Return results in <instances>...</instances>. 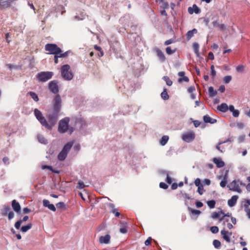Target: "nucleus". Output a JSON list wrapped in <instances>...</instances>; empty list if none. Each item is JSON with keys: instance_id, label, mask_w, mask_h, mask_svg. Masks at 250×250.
I'll return each mask as SVG.
<instances>
[{"instance_id": "obj_1", "label": "nucleus", "mask_w": 250, "mask_h": 250, "mask_svg": "<svg viewBox=\"0 0 250 250\" xmlns=\"http://www.w3.org/2000/svg\"><path fill=\"white\" fill-rule=\"evenodd\" d=\"M62 100L60 95H56L53 100L52 110L46 115V120L38 109L34 110V114L41 124L49 130H51L56 124L61 110Z\"/></svg>"}, {"instance_id": "obj_2", "label": "nucleus", "mask_w": 250, "mask_h": 250, "mask_svg": "<svg viewBox=\"0 0 250 250\" xmlns=\"http://www.w3.org/2000/svg\"><path fill=\"white\" fill-rule=\"evenodd\" d=\"M61 75L63 79L70 81L73 78V74L70 70V67L68 64H65L61 67Z\"/></svg>"}, {"instance_id": "obj_3", "label": "nucleus", "mask_w": 250, "mask_h": 250, "mask_svg": "<svg viewBox=\"0 0 250 250\" xmlns=\"http://www.w3.org/2000/svg\"><path fill=\"white\" fill-rule=\"evenodd\" d=\"M73 145V142H68L64 145L62 150L59 153L58 156V158L60 161H63L65 160Z\"/></svg>"}, {"instance_id": "obj_4", "label": "nucleus", "mask_w": 250, "mask_h": 250, "mask_svg": "<svg viewBox=\"0 0 250 250\" xmlns=\"http://www.w3.org/2000/svg\"><path fill=\"white\" fill-rule=\"evenodd\" d=\"M45 50L48 51V54L57 55L62 52V49L57 44L54 43H47L45 45Z\"/></svg>"}, {"instance_id": "obj_5", "label": "nucleus", "mask_w": 250, "mask_h": 250, "mask_svg": "<svg viewBox=\"0 0 250 250\" xmlns=\"http://www.w3.org/2000/svg\"><path fill=\"white\" fill-rule=\"evenodd\" d=\"M53 75V73L50 71H43L39 73L37 75L38 80L42 82H45L51 79Z\"/></svg>"}, {"instance_id": "obj_6", "label": "nucleus", "mask_w": 250, "mask_h": 250, "mask_svg": "<svg viewBox=\"0 0 250 250\" xmlns=\"http://www.w3.org/2000/svg\"><path fill=\"white\" fill-rule=\"evenodd\" d=\"M239 185L245 186L244 184H243L239 180H233L230 183L228 186V188L230 190L236 191L238 193H241L242 190L240 188Z\"/></svg>"}, {"instance_id": "obj_7", "label": "nucleus", "mask_w": 250, "mask_h": 250, "mask_svg": "<svg viewBox=\"0 0 250 250\" xmlns=\"http://www.w3.org/2000/svg\"><path fill=\"white\" fill-rule=\"evenodd\" d=\"M69 122V119L68 117H66L60 121L58 126L59 132L63 133L68 130Z\"/></svg>"}, {"instance_id": "obj_8", "label": "nucleus", "mask_w": 250, "mask_h": 250, "mask_svg": "<svg viewBox=\"0 0 250 250\" xmlns=\"http://www.w3.org/2000/svg\"><path fill=\"white\" fill-rule=\"evenodd\" d=\"M181 138L184 142L190 143L195 139V134L193 131H188L183 133Z\"/></svg>"}, {"instance_id": "obj_9", "label": "nucleus", "mask_w": 250, "mask_h": 250, "mask_svg": "<svg viewBox=\"0 0 250 250\" xmlns=\"http://www.w3.org/2000/svg\"><path fill=\"white\" fill-rule=\"evenodd\" d=\"M48 88L52 93L57 94L59 91L58 82L56 80L50 82L48 83Z\"/></svg>"}, {"instance_id": "obj_10", "label": "nucleus", "mask_w": 250, "mask_h": 250, "mask_svg": "<svg viewBox=\"0 0 250 250\" xmlns=\"http://www.w3.org/2000/svg\"><path fill=\"white\" fill-rule=\"evenodd\" d=\"M2 214L4 216L7 215L9 219H12L14 216V213L9 206H4L2 209Z\"/></svg>"}, {"instance_id": "obj_11", "label": "nucleus", "mask_w": 250, "mask_h": 250, "mask_svg": "<svg viewBox=\"0 0 250 250\" xmlns=\"http://www.w3.org/2000/svg\"><path fill=\"white\" fill-rule=\"evenodd\" d=\"M15 0H0V9L4 10L11 7Z\"/></svg>"}, {"instance_id": "obj_12", "label": "nucleus", "mask_w": 250, "mask_h": 250, "mask_svg": "<svg viewBox=\"0 0 250 250\" xmlns=\"http://www.w3.org/2000/svg\"><path fill=\"white\" fill-rule=\"evenodd\" d=\"M43 205L45 207H47L50 210L55 211L56 208L53 204H50V202L46 199H44L42 201Z\"/></svg>"}, {"instance_id": "obj_13", "label": "nucleus", "mask_w": 250, "mask_h": 250, "mask_svg": "<svg viewBox=\"0 0 250 250\" xmlns=\"http://www.w3.org/2000/svg\"><path fill=\"white\" fill-rule=\"evenodd\" d=\"M245 211L248 218H250V200L247 199L244 204Z\"/></svg>"}, {"instance_id": "obj_14", "label": "nucleus", "mask_w": 250, "mask_h": 250, "mask_svg": "<svg viewBox=\"0 0 250 250\" xmlns=\"http://www.w3.org/2000/svg\"><path fill=\"white\" fill-rule=\"evenodd\" d=\"M12 207L14 210L17 213H19L21 211V208L19 202L16 200H13L12 202Z\"/></svg>"}, {"instance_id": "obj_15", "label": "nucleus", "mask_w": 250, "mask_h": 250, "mask_svg": "<svg viewBox=\"0 0 250 250\" xmlns=\"http://www.w3.org/2000/svg\"><path fill=\"white\" fill-rule=\"evenodd\" d=\"M212 23L214 27L218 28L219 30L224 31L226 29V25L224 24L220 23L218 20L213 21Z\"/></svg>"}, {"instance_id": "obj_16", "label": "nucleus", "mask_w": 250, "mask_h": 250, "mask_svg": "<svg viewBox=\"0 0 250 250\" xmlns=\"http://www.w3.org/2000/svg\"><path fill=\"white\" fill-rule=\"evenodd\" d=\"M178 75L180 77L178 80L179 83H182L183 81L186 82H189V79L188 78V77L187 76H185V72L180 71L178 73Z\"/></svg>"}, {"instance_id": "obj_17", "label": "nucleus", "mask_w": 250, "mask_h": 250, "mask_svg": "<svg viewBox=\"0 0 250 250\" xmlns=\"http://www.w3.org/2000/svg\"><path fill=\"white\" fill-rule=\"evenodd\" d=\"M213 162L216 165L218 168H221L225 166V163L222 160L221 158H214L213 159Z\"/></svg>"}, {"instance_id": "obj_18", "label": "nucleus", "mask_w": 250, "mask_h": 250, "mask_svg": "<svg viewBox=\"0 0 250 250\" xmlns=\"http://www.w3.org/2000/svg\"><path fill=\"white\" fill-rule=\"evenodd\" d=\"M188 12L189 14H192L194 12L196 14H198L200 12V10L196 4H193L192 7H189L188 8Z\"/></svg>"}, {"instance_id": "obj_19", "label": "nucleus", "mask_w": 250, "mask_h": 250, "mask_svg": "<svg viewBox=\"0 0 250 250\" xmlns=\"http://www.w3.org/2000/svg\"><path fill=\"white\" fill-rule=\"evenodd\" d=\"M238 198V196L237 195L232 196L228 201V205L230 207H233L236 204Z\"/></svg>"}, {"instance_id": "obj_20", "label": "nucleus", "mask_w": 250, "mask_h": 250, "mask_svg": "<svg viewBox=\"0 0 250 250\" xmlns=\"http://www.w3.org/2000/svg\"><path fill=\"white\" fill-rule=\"evenodd\" d=\"M203 120L206 123H210L213 124L217 122V120L216 119L211 118L208 115H205L203 117Z\"/></svg>"}, {"instance_id": "obj_21", "label": "nucleus", "mask_w": 250, "mask_h": 250, "mask_svg": "<svg viewBox=\"0 0 250 250\" xmlns=\"http://www.w3.org/2000/svg\"><path fill=\"white\" fill-rule=\"evenodd\" d=\"M217 109L222 112H226L229 109V107L227 104L222 103L220 105L217 106Z\"/></svg>"}, {"instance_id": "obj_22", "label": "nucleus", "mask_w": 250, "mask_h": 250, "mask_svg": "<svg viewBox=\"0 0 250 250\" xmlns=\"http://www.w3.org/2000/svg\"><path fill=\"white\" fill-rule=\"evenodd\" d=\"M197 33V30L195 28L188 31L186 34L187 39L189 41L195 34Z\"/></svg>"}, {"instance_id": "obj_23", "label": "nucleus", "mask_w": 250, "mask_h": 250, "mask_svg": "<svg viewBox=\"0 0 250 250\" xmlns=\"http://www.w3.org/2000/svg\"><path fill=\"white\" fill-rule=\"evenodd\" d=\"M157 55L160 59V60L164 62L166 60V57L164 54V53L159 49H157L156 50Z\"/></svg>"}, {"instance_id": "obj_24", "label": "nucleus", "mask_w": 250, "mask_h": 250, "mask_svg": "<svg viewBox=\"0 0 250 250\" xmlns=\"http://www.w3.org/2000/svg\"><path fill=\"white\" fill-rule=\"evenodd\" d=\"M161 98L164 100H167L169 97L167 92L166 88H164L163 92L161 94Z\"/></svg>"}, {"instance_id": "obj_25", "label": "nucleus", "mask_w": 250, "mask_h": 250, "mask_svg": "<svg viewBox=\"0 0 250 250\" xmlns=\"http://www.w3.org/2000/svg\"><path fill=\"white\" fill-rule=\"evenodd\" d=\"M42 169H48L50 170H51L52 172L58 174L60 172L59 171L55 170V169H54L53 168V167L51 166H50L43 165V166H42Z\"/></svg>"}, {"instance_id": "obj_26", "label": "nucleus", "mask_w": 250, "mask_h": 250, "mask_svg": "<svg viewBox=\"0 0 250 250\" xmlns=\"http://www.w3.org/2000/svg\"><path fill=\"white\" fill-rule=\"evenodd\" d=\"M168 139H169V137L168 136H167V135L163 136L162 137V138L160 141L161 145L162 146H165L168 142Z\"/></svg>"}, {"instance_id": "obj_27", "label": "nucleus", "mask_w": 250, "mask_h": 250, "mask_svg": "<svg viewBox=\"0 0 250 250\" xmlns=\"http://www.w3.org/2000/svg\"><path fill=\"white\" fill-rule=\"evenodd\" d=\"M208 93L210 97H214L217 94V91L215 90L213 87L210 86L208 88Z\"/></svg>"}, {"instance_id": "obj_28", "label": "nucleus", "mask_w": 250, "mask_h": 250, "mask_svg": "<svg viewBox=\"0 0 250 250\" xmlns=\"http://www.w3.org/2000/svg\"><path fill=\"white\" fill-rule=\"evenodd\" d=\"M38 139L39 141L44 144H46L47 143V140L44 137V136L42 135L39 134L38 135Z\"/></svg>"}, {"instance_id": "obj_29", "label": "nucleus", "mask_w": 250, "mask_h": 250, "mask_svg": "<svg viewBox=\"0 0 250 250\" xmlns=\"http://www.w3.org/2000/svg\"><path fill=\"white\" fill-rule=\"evenodd\" d=\"M56 208H57V209L61 210H64L66 208L65 205L62 202H61L57 203L56 204Z\"/></svg>"}, {"instance_id": "obj_30", "label": "nucleus", "mask_w": 250, "mask_h": 250, "mask_svg": "<svg viewBox=\"0 0 250 250\" xmlns=\"http://www.w3.org/2000/svg\"><path fill=\"white\" fill-rule=\"evenodd\" d=\"M163 79L166 82L168 86H171L173 83L172 81L168 76H164Z\"/></svg>"}, {"instance_id": "obj_31", "label": "nucleus", "mask_w": 250, "mask_h": 250, "mask_svg": "<svg viewBox=\"0 0 250 250\" xmlns=\"http://www.w3.org/2000/svg\"><path fill=\"white\" fill-rule=\"evenodd\" d=\"M28 94L30 95L32 98L36 102L39 101V98L38 95L34 92H29Z\"/></svg>"}, {"instance_id": "obj_32", "label": "nucleus", "mask_w": 250, "mask_h": 250, "mask_svg": "<svg viewBox=\"0 0 250 250\" xmlns=\"http://www.w3.org/2000/svg\"><path fill=\"white\" fill-rule=\"evenodd\" d=\"M227 183V176H225L223 177V180L221 181L220 185L222 188H225Z\"/></svg>"}, {"instance_id": "obj_33", "label": "nucleus", "mask_w": 250, "mask_h": 250, "mask_svg": "<svg viewBox=\"0 0 250 250\" xmlns=\"http://www.w3.org/2000/svg\"><path fill=\"white\" fill-rule=\"evenodd\" d=\"M207 204L210 208H214L215 205V201L213 200L208 201Z\"/></svg>"}, {"instance_id": "obj_34", "label": "nucleus", "mask_w": 250, "mask_h": 250, "mask_svg": "<svg viewBox=\"0 0 250 250\" xmlns=\"http://www.w3.org/2000/svg\"><path fill=\"white\" fill-rule=\"evenodd\" d=\"M192 46H193V48L194 50L195 53H198L199 48V45L198 43L197 42H194L193 43Z\"/></svg>"}, {"instance_id": "obj_35", "label": "nucleus", "mask_w": 250, "mask_h": 250, "mask_svg": "<svg viewBox=\"0 0 250 250\" xmlns=\"http://www.w3.org/2000/svg\"><path fill=\"white\" fill-rule=\"evenodd\" d=\"M197 191L200 195H202L203 194L205 190L204 189V186L203 185L198 187Z\"/></svg>"}, {"instance_id": "obj_36", "label": "nucleus", "mask_w": 250, "mask_h": 250, "mask_svg": "<svg viewBox=\"0 0 250 250\" xmlns=\"http://www.w3.org/2000/svg\"><path fill=\"white\" fill-rule=\"evenodd\" d=\"M108 206L109 207L110 212L112 213L113 212V210L118 209L117 208H115L114 205L112 203H109L108 205Z\"/></svg>"}, {"instance_id": "obj_37", "label": "nucleus", "mask_w": 250, "mask_h": 250, "mask_svg": "<svg viewBox=\"0 0 250 250\" xmlns=\"http://www.w3.org/2000/svg\"><path fill=\"white\" fill-rule=\"evenodd\" d=\"M166 51L168 55H171L176 51V50H172L170 47H167Z\"/></svg>"}, {"instance_id": "obj_38", "label": "nucleus", "mask_w": 250, "mask_h": 250, "mask_svg": "<svg viewBox=\"0 0 250 250\" xmlns=\"http://www.w3.org/2000/svg\"><path fill=\"white\" fill-rule=\"evenodd\" d=\"M232 77L231 76H226L224 78V81L225 83H229Z\"/></svg>"}, {"instance_id": "obj_39", "label": "nucleus", "mask_w": 250, "mask_h": 250, "mask_svg": "<svg viewBox=\"0 0 250 250\" xmlns=\"http://www.w3.org/2000/svg\"><path fill=\"white\" fill-rule=\"evenodd\" d=\"M69 53H70V51H66V52H65L64 53H62V52H61V53H59V55L60 56V57H61V58H65V57H67Z\"/></svg>"}, {"instance_id": "obj_40", "label": "nucleus", "mask_w": 250, "mask_h": 250, "mask_svg": "<svg viewBox=\"0 0 250 250\" xmlns=\"http://www.w3.org/2000/svg\"><path fill=\"white\" fill-rule=\"evenodd\" d=\"M85 187V185L82 181H79L77 188L79 189H82Z\"/></svg>"}, {"instance_id": "obj_41", "label": "nucleus", "mask_w": 250, "mask_h": 250, "mask_svg": "<svg viewBox=\"0 0 250 250\" xmlns=\"http://www.w3.org/2000/svg\"><path fill=\"white\" fill-rule=\"evenodd\" d=\"M159 186L161 188L165 189H167L168 188V185L164 182H161L160 183Z\"/></svg>"}, {"instance_id": "obj_42", "label": "nucleus", "mask_w": 250, "mask_h": 250, "mask_svg": "<svg viewBox=\"0 0 250 250\" xmlns=\"http://www.w3.org/2000/svg\"><path fill=\"white\" fill-rule=\"evenodd\" d=\"M194 184H195V186L197 187L202 185V184L201 183V180L199 178H197L195 179V180L194 181Z\"/></svg>"}, {"instance_id": "obj_43", "label": "nucleus", "mask_w": 250, "mask_h": 250, "mask_svg": "<svg viewBox=\"0 0 250 250\" xmlns=\"http://www.w3.org/2000/svg\"><path fill=\"white\" fill-rule=\"evenodd\" d=\"M236 69L237 72H241L244 70V66L242 65H239L236 67Z\"/></svg>"}, {"instance_id": "obj_44", "label": "nucleus", "mask_w": 250, "mask_h": 250, "mask_svg": "<svg viewBox=\"0 0 250 250\" xmlns=\"http://www.w3.org/2000/svg\"><path fill=\"white\" fill-rule=\"evenodd\" d=\"M195 91V88L193 86H190L188 88V92L190 94L193 93V92Z\"/></svg>"}, {"instance_id": "obj_45", "label": "nucleus", "mask_w": 250, "mask_h": 250, "mask_svg": "<svg viewBox=\"0 0 250 250\" xmlns=\"http://www.w3.org/2000/svg\"><path fill=\"white\" fill-rule=\"evenodd\" d=\"M174 42V40L172 39H169V40H167L166 41H165L164 44L165 45H167L171 43H172Z\"/></svg>"}, {"instance_id": "obj_46", "label": "nucleus", "mask_w": 250, "mask_h": 250, "mask_svg": "<svg viewBox=\"0 0 250 250\" xmlns=\"http://www.w3.org/2000/svg\"><path fill=\"white\" fill-rule=\"evenodd\" d=\"M239 111L237 109H235L233 112H232V115L234 117H237L239 116Z\"/></svg>"}, {"instance_id": "obj_47", "label": "nucleus", "mask_w": 250, "mask_h": 250, "mask_svg": "<svg viewBox=\"0 0 250 250\" xmlns=\"http://www.w3.org/2000/svg\"><path fill=\"white\" fill-rule=\"evenodd\" d=\"M30 212H31V210L28 208H25L22 210V212L23 214H27Z\"/></svg>"}, {"instance_id": "obj_48", "label": "nucleus", "mask_w": 250, "mask_h": 250, "mask_svg": "<svg viewBox=\"0 0 250 250\" xmlns=\"http://www.w3.org/2000/svg\"><path fill=\"white\" fill-rule=\"evenodd\" d=\"M219 212H214L212 214V217L214 218H217L220 217Z\"/></svg>"}, {"instance_id": "obj_49", "label": "nucleus", "mask_w": 250, "mask_h": 250, "mask_svg": "<svg viewBox=\"0 0 250 250\" xmlns=\"http://www.w3.org/2000/svg\"><path fill=\"white\" fill-rule=\"evenodd\" d=\"M59 58H61L59 54L55 55L54 57V63L55 64H57L58 63V59Z\"/></svg>"}, {"instance_id": "obj_50", "label": "nucleus", "mask_w": 250, "mask_h": 250, "mask_svg": "<svg viewBox=\"0 0 250 250\" xmlns=\"http://www.w3.org/2000/svg\"><path fill=\"white\" fill-rule=\"evenodd\" d=\"M208 58L209 60H213L214 58L213 53L211 52H209L208 53Z\"/></svg>"}, {"instance_id": "obj_51", "label": "nucleus", "mask_w": 250, "mask_h": 250, "mask_svg": "<svg viewBox=\"0 0 250 250\" xmlns=\"http://www.w3.org/2000/svg\"><path fill=\"white\" fill-rule=\"evenodd\" d=\"M112 213L114 214L116 217H119L120 215V213L119 212L118 209L113 210V212Z\"/></svg>"}, {"instance_id": "obj_52", "label": "nucleus", "mask_w": 250, "mask_h": 250, "mask_svg": "<svg viewBox=\"0 0 250 250\" xmlns=\"http://www.w3.org/2000/svg\"><path fill=\"white\" fill-rule=\"evenodd\" d=\"M6 66L10 69H12L13 68H17L18 66H16V65H14L12 64H6Z\"/></svg>"}, {"instance_id": "obj_53", "label": "nucleus", "mask_w": 250, "mask_h": 250, "mask_svg": "<svg viewBox=\"0 0 250 250\" xmlns=\"http://www.w3.org/2000/svg\"><path fill=\"white\" fill-rule=\"evenodd\" d=\"M225 142H226V141H224V142H220V143H219V144H218V145H217V146H216V148L217 150H219L220 151H221V152H223V151L220 149V145H221V144H222L223 143H225Z\"/></svg>"}, {"instance_id": "obj_54", "label": "nucleus", "mask_w": 250, "mask_h": 250, "mask_svg": "<svg viewBox=\"0 0 250 250\" xmlns=\"http://www.w3.org/2000/svg\"><path fill=\"white\" fill-rule=\"evenodd\" d=\"M193 124L195 127H197L200 125V122L198 120H195L193 121Z\"/></svg>"}, {"instance_id": "obj_55", "label": "nucleus", "mask_w": 250, "mask_h": 250, "mask_svg": "<svg viewBox=\"0 0 250 250\" xmlns=\"http://www.w3.org/2000/svg\"><path fill=\"white\" fill-rule=\"evenodd\" d=\"M2 161H3V163L6 165H7L9 163V158L7 157H4L2 159Z\"/></svg>"}, {"instance_id": "obj_56", "label": "nucleus", "mask_w": 250, "mask_h": 250, "mask_svg": "<svg viewBox=\"0 0 250 250\" xmlns=\"http://www.w3.org/2000/svg\"><path fill=\"white\" fill-rule=\"evenodd\" d=\"M218 90L220 92H222V93L224 92L225 91V86L224 85H221L219 87V88Z\"/></svg>"}, {"instance_id": "obj_57", "label": "nucleus", "mask_w": 250, "mask_h": 250, "mask_svg": "<svg viewBox=\"0 0 250 250\" xmlns=\"http://www.w3.org/2000/svg\"><path fill=\"white\" fill-rule=\"evenodd\" d=\"M204 183L206 185H209L210 184V180L208 179H205L204 180Z\"/></svg>"}, {"instance_id": "obj_58", "label": "nucleus", "mask_w": 250, "mask_h": 250, "mask_svg": "<svg viewBox=\"0 0 250 250\" xmlns=\"http://www.w3.org/2000/svg\"><path fill=\"white\" fill-rule=\"evenodd\" d=\"M196 206L197 208H199L203 207V204L201 202L198 201L196 203Z\"/></svg>"}, {"instance_id": "obj_59", "label": "nucleus", "mask_w": 250, "mask_h": 250, "mask_svg": "<svg viewBox=\"0 0 250 250\" xmlns=\"http://www.w3.org/2000/svg\"><path fill=\"white\" fill-rule=\"evenodd\" d=\"M178 187V185L177 183H173L171 185V188L172 189L174 190L176 189Z\"/></svg>"}, {"instance_id": "obj_60", "label": "nucleus", "mask_w": 250, "mask_h": 250, "mask_svg": "<svg viewBox=\"0 0 250 250\" xmlns=\"http://www.w3.org/2000/svg\"><path fill=\"white\" fill-rule=\"evenodd\" d=\"M166 181L167 183H168L169 184H170L172 182L171 178L169 176L168 174H167Z\"/></svg>"}, {"instance_id": "obj_61", "label": "nucleus", "mask_w": 250, "mask_h": 250, "mask_svg": "<svg viewBox=\"0 0 250 250\" xmlns=\"http://www.w3.org/2000/svg\"><path fill=\"white\" fill-rule=\"evenodd\" d=\"M94 49L99 51H101V50H102V48L101 47L98 46L97 45H94Z\"/></svg>"}, {"instance_id": "obj_62", "label": "nucleus", "mask_w": 250, "mask_h": 250, "mask_svg": "<svg viewBox=\"0 0 250 250\" xmlns=\"http://www.w3.org/2000/svg\"><path fill=\"white\" fill-rule=\"evenodd\" d=\"M229 109L231 111V112H233L235 109H234V106L232 105H230L229 107Z\"/></svg>"}, {"instance_id": "obj_63", "label": "nucleus", "mask_w": 250, "mask_h": 250, "mask_svg": "<svg viewBox=\"0 0 250 250\" xmlns=\"http://www.w3.org/2000/svg\"><path fill=\"white\" fill-rule=\"evenodd\" d=\"M163 6L164 8H167L168 7V4L167 2H163Z\"/></svg>"}, {"instance_id": "obj_64", "label": "nucleus", "mask_w": 250, "mask_h": 250, "mask_svg": "<svg viewBox=\"0 0 250 250\" xmlns=\"http://www.w3.org/2000/svg\"><path fill=\"white\" fill-rule=\"evenodd\" d=\"M246 189H247L248 191H250V183L248 184L246 186Z\"/></svg>"}]
</instances>
